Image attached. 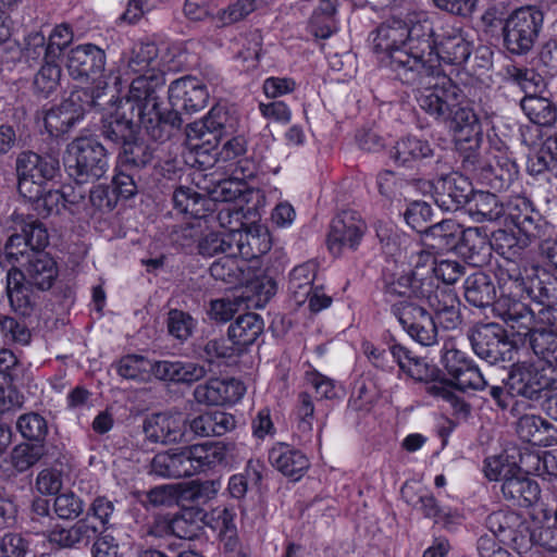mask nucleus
<instances>
[{"instance_id": "3c124183", "label": "nucleus", "mask_w": 557, "mask_h": 557, "mask_svg": "<svg viewBox=\"0 0 557 557\" xmlns=\"http://www.w3.org/2000/svg\"><path fill=\"white\" fill-rule=\"evenodd\" d=\"M181 423L182 420H145L144 432L151 442L176 443L186 437V430L182 429Z\"/></svg>"}, {"instance_id": "c756f323", "label": "nucleus", "mask_w": 557, "mask_h": 557, "mask_svg": "<svg viewBox=\"0 0 557 557\" xmlns=\"http://www.w3.org/2000/svg\"><path fill=\"white\" fill-rule=\"evenodd\" d=\"M137 122L143 125L148 136L158 143H164L170 139L182 126V117L176 111L161 112L158 109L149 110L143 115H138Z\"/></svg>"}, {"instance_id": "9d476101", "label": "nucleus", "mask_w": 557, "mask_h": 557, "mask_svg": "<svg viewBox=\"0 0 557 557\" xmlns=\"http://www.w3.org/2000/svg\"><path fill=\"white\" fill-rule=\"evenodd\" d=\"M238 127L239 116L236 111L218 104L202 120L190 123L186 136L193 148L208 152L215 149L222 138L235 135Z\"/></svg>"}, {"instance_id": "338daca9", "label": "nucleus", "mask_w": 557, "mask_h": 557, "mask_svg": "<svg viewBox=\"0 0 557 557\" xmlns=\"http://www.w3.org/2000/svg\"><path fill=\"white\" fill-rule=\"evenodd\" d=\"M12 218L18 221L21 225L22 236L27 242L28 248L35 251H42L48 244V232L44 225L37 220L30 219L25 221L23 215L13 214Z\"/></svg>"}, {"instance_id": "5701e85b", "label": "nucleus", "mask_w": 557, "mask_h": 557, "mask_svg": "<svg viewBox=\"0 0 557 557\" xmlns=\"http://www.w3.org/2000/svg\"><path fill=\"white\" fill-rule=\"evenodd\" d=\"M106 53L92 44L74 47L67 54L66 67L74 79L88 81L104 72Z\"/></svg>"}, {"instance_id": "6ab92c4d", "label": "nucleus", "mask_w": 557, "mask_h": 557, "mask_svg": "<svg viewBox=\"0 0 557 557\" xmlns=\"http://www.w3.org/2000/svg\"><path fill=\"white\" fill-rule=\"evenodd\" d=\"M164 83V73L135 76L132 78L127 95L119 102L121 109H128L129 113H136V116L158 109L160 103L156 90Z\"/></svg>"}, {"instance_id": "412c9836", "label": "nucleus", "mask_w": 557, "mask_h": 557, "mask_svg": "<svg viewBox=\"0 0 557 557\" xmlns=\"http://www.w3.org/2000/svg\"><path fill=\"white\" fill-rule=\"evenodd\" d=\"M208 99L207 86L193 76L181 77L172 82L169 87L172 111L197 112L206 107Z\"/></svg>"}, {"instance_id": "79ce46f5", "label": "nucleus", "mask_w": 557, "mask_h": 557, "mask_svg": "<svg viewBox=\"0 0 557 557\" xmlns=\"http://www.w3.org/2000/svg\"><path fill=\"white\" fill-rule=\"evenodd\" d=\"M460 300L453 289L445 288L437 298L433 299L430 308L433 310L437 322L445 330H455L462 323Z\"/></svg>"}, {"instance_id": "8fccbe9b", "label": "nucleus", "mask_w": 557, "mask_h": 557, "mask_svg": "<svg viewBox=\"0 0 557 557\" xmlns=\"http://www.w3.org/2000/svg\"><path fill=\"white\" fill-rule=\"evenodd\" d=\"M122 151L119 154V163L125 170L139 172L146 168L153 158V151L144 140L137 136L121 146Z\"/></svg>"}, {"instance_id": "680f3d73", "label": "nucleus", "mask_w": 557, "mask_h": 557, "mask_svg": "<svg viewBox=\"0 0 557 557\" xmlns=\"http://www.w3.org/2000/svg\"><path fill=\"white\" fill-rule=\"evenodd\" d=\"M33 251V249L28 248L27 242H25L22 234L14 233L8 238L3 251L0 252V265L11 264L16 267L18 263L23 267V263L27 262Z\"/></svg>"}, {"instance_id": "e2e57ef3", "label": "nucleus", "mask_w": 557, "mask_h": 557, "mask_svg": "<svg viewBox=\"0 0 557 557\" xmlns=\"http://www.w3.org/2000/svg\"><path fill=\"white\" fill-rule=\"evenodd\" d=\"M508 535V542L504 544L510 545L520 557H534L533 550L536 549L535 531L531 532L525 521L521 519Z\"/></svg>"}, {"instance_id": "f3484780", "label": "nucleus", "mask_w": 557, "mask_h": 557, "mask_svg": "<svg viewBox=\"0 0 557 557\" xmlns=\"http://www.w3.org/2000/svg\"><path fill=\"white\" fill-rule=\"evenodd\" d=\"M392 312L413 341L422 346H432L437 343L436 322L422 306L399 301L392 306Z\"/></svg>"}, {"instance_id": "0e129e2a", "label": "nucleus", "mask_w": 557, "mask_h": 557, "mask_svg": "<svg viewBox=\"0 0 557 557\" xmlns=\"http://www.w3.org/2000/svg\"><path fill=\"white\" fill-rule=\"evenodd\" d=\"M40 188L35 189L27 196L29 200L34 202L35 210L44 216L51 214H59L62 209H65V202L62 201L63 196L60 189L48 190L42 194Z\"/></svg>"}, {"instance_id": "39448f33", "label": "nucleus", "mask_w": 557, "mask_h": 557, "mask_svg": "<svg viewBox=\"0 0 557 557\" xmlns=\"http://www.w3.org/2000/svg\"><path fill=\"white\" fill-rule=\"evenodd\" d=\"M389 354L392 363H397L401 373L413 381L425 383L426 393L442 399L443 409L451 410L453 414L462 418L471 414V406L442 379V372L436 366L430 364L424 358L398 343L389 346Z\"/></svg>"}, {"instance_id": "cd10ccee", "label": "nucleus", "mask_w": 557, "mask_h": 557, "mask_svg": "<svg viewBox=\"0 0 557 557\" xmlns=\"http://www.w3.org/2000/svg\"><path fill=\"white\" fill-rule=\"evenodd\" d=\"M72 40L73 32L71 27L66 24H60L51 32L47 45L46 38L41 33L29 34L27 37L26 52L30 58H37L44 53L47 59H57Z\"/></svg>"}, {"instance_id": "20e7f679", "label": "nucleus", "mask_w": 557, "mask_h": 557, "mask_svg": "<svg viewBox=\"0 0 557 557\" xmlns=\"http://www.w3.org/2000/svg\"><path fill=\"white\" fill-rule=\"evenodd\" d=\"M425 41L429 47L419 53L416 66L417 84H421L424 77L440 73L443 65L461 66L470 58L473 44L463 28L446 24L437 33L429 22V33Z\"/></svg>"}, {"instance_id": "7ed1b4c3", "label": "nucleus", "mask_w": 557, "mask_h": 557, "mask_svg": "<svg viewBox=\"0 0 557 557\" xmlns=\"http://www.w3.org/2000/svg\"><path fill=\"white\" fill-rule=\"evenodd\" d=\"M59 276L57 261L44 251H33L23 268L11 267L5 276V292L12 310L30 317L37 306V292L52 288Z\"/></svg>"}, {"instance_id": "13d9d810", "label": "nucleus", "mask_w": 557, "mask_h": 557, "mask_svg": "<svg viewBox=\"0 0 557 557\" xmlns=\"http://www.w3.org/2000/svg\"><path fill=\"white\" fill-rule=\"evenodd\" d=\"M443 363L450 377L456 382L468 371L474 362L468 358L467 354L458 349L453 341H447L443 347Z\"/></svg>"}, {"instance_id": "774afa93", "label": "nucleus", "mask_w": 557, "mask_h": 557, "mask_svg": "<svg viewBox=\"0 0 557 557\" xmlns=\"http://www.w3.org/2000/svg\"><path fill=\"white\" fill-rule=\"evenodd\" d=\"M25 376L24 364L8 348L0 349V383L22 384Z\"/></svg>"}, {"instance_id": "f03ea898", "label": "nucleus", "mask_w": 557, "mask_h": 557, "mask_svg": "<svg viewBox=\"0 0 557 557\" xmlns=\"http://www.w3.org/2000/svg\"><path fill=\"white\" fill-rule=\"evenodd\" d=\"M414 92L418 107L438 124L446 125L459 139L471 140L482 133L473 108L465 100L462 90L448 76H433Z\"/></svg>"}, {"instance_id": "7c9ffc66", "label": "nucleus", "mask_w": 557, "mask_h": 557, "mask_svg": "<svg viewBox=\"0 0 557 557\" xmlns=\"http://www.w3.org/2000/svg\"><path fill=\"white\" fill-rule=\"evenodd\" d=\"M138 123L136 113H129L128 109H121L117 104L113 113L102 119V135L121 147L137 136Z\"/></svg>"}, {"instance_id": "1a4fd4ad", "label": "nucleus", "mask_w": 557, "mask_h": 557, "mask_svg": "<svg viewBox=\"0 0 557 557\" xmlns=\"http://www.w3.org/2000/svg\"><path fill=\"white\" fill-rule=\"evenodd\" d=\"M63 161L76 185L94 184L109 169L104 147L92 137H78L70 143Z\"/></svg>"}, {"instance_id": "a19ab883", "label": "nucleus", "mask_w": 557, "mask_h": 557, "mask_svg": "<svg viewBox=\"0 0 557 557\" xmlns=\"http://www.w3.org/2000/svg\"><path fill=\"white\" fill-rule=\"evenodd\" d=\"M174 208L194 219H203L208 212L214 210L215 203L211 199L197 193L194 188L180 186L173 193Z\"/></svg>"}, {"instance_id": "0eeeda50", "label": "nucleus", "mask_w": 557, "mask_h": 557, "mask_svg": "<svg viewBox=\"0 0 557 557\" xmlns=\"http://www.w3.org/2000/svg\"><path fill=\"white\" fill-rule=\"evenodd\" d=\"M525 270L516 259H500L494 275L500 296L495 302L494 312L508 327L525 330L532 321V307L524 302Z\"/></svg>"}, {"instance_id": "bf43d9fd", "label": "nucleus", "mask_w": 557, "mask_h": 557, "mask_svg": "<svg viewBox=\"0 0 557 557\" xmlns=\"http://www.w3.org/2000/svg\"><path fill=\"white\" fill-rule=\"evenodd\" d=\"M520 467L513 456L502 454L488 457L484 461L485 476L491 481H503L519 472Z\"/></svg>"}, {"instance_id": "423d86ee", "label": "nucleus", "mask_w": 557, "mask_h": 557, "mask_svg": "<svg viewBox=\"0 0 557 557\" xmlns=\"http://www.w3.org/2000/svg\"><path fill=\"white\" fill-rule=\"evenodd\" d=\"M389 354L392 363H397L401 373L413 381L425 383L426 393L442 399L443 409L451 410L453 414L462 418L471 414V406L442 379V372L436 366L430 364L424 358L398 343L389 346Z\"/></svg>"}, {"instance_id": "a18cd8bd", "label": "nucleus", "mask_w": 557, "mask_h": 557, "mask_svg": "<svg viewBox=\"0 0 557 557\" xmlns=\"http://www.w3.org/2000/svg\"><path fill=\"white\" fill-rule=\"evenodd\" d=\"M318 271V263L310 260L296 265L289 273L288 290L296 302L305 304L312 292V284Z\"/></svg>"}, {"instance_id": "4d7b16f0", "label": "nucleus", "mask_w": 557, "mask_h": 557, "mask_svg": "<svg viewBox=\"0 0 557 557\" xmlns=\"http://www.w3.org/2000/svg\"><path fill=\"white\" fill-rule=\"evenodd\" d=\"M443 363L450 377L456 382L468 371L474 362L468 358L467 354L458 349L453 341H447L443 347Z\"/></svg>"}, {"instance_id": "ddd939ff", "label": "nucleus", "mask_w": 557, "mask_h": 557, "mask_svg": "<svg viewBox=\"0 0 557 557\" xmlns=\"http://www.w3.org/2000/svg\"><path fill=\"white\" fill-rule=\"evenodd\" d=\"M543 13L535 7H524L513 11L503 27L504 45L515 54L529 52L542 29Z\"/></svg>"}, {"instance_id": "37998d69", "label": "nucleus", "mask_w": 557, "mask_h": 557, "mask_svg": "<svg viewBox=\"0 0 557 557\" xmlns=\"http://www.w3.org/2000/svg\"><path fill=\"white\" fill-rule=\"evenodd\" d=\"M460 300L453 289L445 288L437 298L433 299L430 308L433 310L437 322L445 330H455L462 323Z\"/></svg>"}, {"instance_id": "bb28decb", "label": "nucleus", "mask_w": 557, "mask_h": 557, "mask_svg": "<svg viewBox=\"0 0 557 557\" xmlns=\"http://www.w3.org/2000/svg\"><path fill=\"white\" fill-rule=\"evenodd\" d=\"M79 95L81 94H71L59 107L47 111L44 122L47 132L51 136L59 137L63 135L83 117L85 107L78 103Z\"/></svg>"}, {"instance_id": "2eb2a0df", "label": "nucleus", "mask_w": 557, "mask_h": 557, "mask_svg": "<svg viewBox=\"0 0 557 557\" xmlns=\"http://www.w3.org/2000/svg\"><path fill=\"white\" fill-rule=\"evenodd\" d=\"M512 335L530 338V346L539 359L548 360L557 351V309L550 306L532 309V321L525 330L509 327Z\"/></svg>"}, {"instance_id": "c9c22d12", "label": "nucleus", "mask_w": 557, "mask_h": 557, "mask_svg": "<svg viewBox=\"0 0 557 557\" xmlns=\"http://www.w3.org/2000/svg\"><path fill=\"white\" fill-rule=\"evenodd\" d=\"M456 250L473 265H481L491 255L487 235L479 227L462 228Z\"/></svg>"}, {"instance_id": "393cba45", "label": "nucleus", "mask_w": 557, "mask_h": 557, "mask_svg": "<svg viewBox=\"0 0 557 557\" xmlns=\"http://www.w3.org/2000/svg\"><path fill=\"white\" fill-rule=\"evenodd\" d=\"M190 463V474L212 470L230 462L233 446L223 442H206L185 448Z\"/></svg>"}, {"instance_id": "5fc2aeb1", "label": "nucleus", "mask_w": 557, "mask_h": 557, "mask_svg": "<svg viewBox=\"0 0 557 557\" xmlns=\"http://www.w3.org/2000/svg\"><path fill=\"white\" fill-rule=\"evenodd\" d=\"M18 319L11 315H0V332L7 343L27 346L32 342V331L26 317Z\"/></svg>"}, {"instance_id": "4c0bfd02", "label": "nucleus", "mask_w": 557, "mask_h": 557, "mask_svg": "<svg viewBox=\"0 0 557 557\" xmlns=\"http://www.w3.org/2000/svg\"><path fill=\"white\" fill-rule=\"evenodd\" d=\"M460 234L462 226L454 219H445L426 227L422 238L425 245L437 251H449L458 246Z\"/></svg>"}, {"instance_id": "aec40b11", "label": "nucleus", "mask_w": 557, "mask_h": 557, "mask_svg": "<svg viewBox=\"0 0 557 557\" xmlns=\"http://www.w3.org/2000/svg\"><path fill=\"white\" fill-rule=\"evenodd\" d=\"M366 232V223L354 211H343L331 222L327 246L333 255L344 248L356 249Z\"/></svg>"}, {"instance_id": "052dcab7", "label": "nucleus", "mask_w": 557, "mask_h": 557, "mask_svg": "<svg viewBox=\"0 0 557 557\" xmlns=\"http://www.w3.org/2000/svg\"><path fill=\"white\" fill-rule=\"evenodd\" d=\"M61 69L55 59L45 58V64L40 67L34 78V89L37 94L49 97L59 86Z\"/></svg>"}, {"instance_id": "58836bf2", "label": "nucleus", "mask_w": 557, "mask_h": 557, "mask_svg": "<svg viewBox=\"0 0 557 557\" xmlns=\"http://www.w3.org/2000/svg\"><path fill=\"white\" fill-rule=\"evenodd\" d=\"M231 240L234 250L246 263H248V260L261 257L271 249L268 232L232 230Z\"/></svg>"}, {"instance_id": "49530a36", "label": "nucleus", "mask_w": 557, "mask_h": 557, "mask_svg": "<svg viewBox=\"0 0 557 557\" xmlns=\"http://www.w3.org/2000/svg\"><path fill=\"white\" fill-rule=\"evenodd\" d=\"M150 472L162 478L180 479L191 476L186 450L183 449L176 454H157L151 460Z\"/></svg>"}, {"instance_id": "a878e982", "label": "nucleus", "mask_w": 557, "mask_h": 557, "mask_svg": "<svg viewBox=\"0 0 557 557\" xmlns=\"http://www.w3.org/2000/svg\"><path fill=\"white\" fill-rule=\"evenodd\" d=\"M435 157L429 140L409 135L398 139L389 150V158L399 166L412 169Z\"/></svg>"}, {"instance_id": "09e8293b", "label": "nucleus", "mask_w": 557, "mask_h": 557, "mask_svg": "<svg viewBox=\"0 0 557 557\" xmlns=\"http://www.w3.org/2000/svg\"><path fill=\"white\" fill-rule=\"evenodd\" d=\"M494 160V163L488 164L484 177L495 190L508 189L518 176V165L506 153L495 156Z\"/></svg>"}, {"instance_id": "f257e3e1", "label": "nucleus", "mask_w": 557, "mask_h": 557, "mask_svg": "<svg viewBox=\"0 0 557 557\" xmlns=\"http://www.w3.org/2000/svg\"><path fill=\"white\" fill-rule=\"evenodd\" d=\"M426 33L429 21L418 18L416 13L405 18L391 16L372 33L374 51L386 55L391 70L404 84H417L414 71L419 64V53L429 47Z\"/></svg>"}, {"instance_id": "e433bc0d", "label": "nucleus", "mask_w": 557, "mask_h": 557, "mask_svg": "<svg viewBox=\"0 0 557 557\" xmlns=\"http://www.w3.org/2000/svg\"><path fill=\"white\" fill-rule=\"evenodd\" d=\"M504 497L520 507H529L540 498L539 484L524 475L521 468L502 484Z\"/></svg>"}, {"instance_id": "473e14b6", "label": "nucleus", "mask_w": 557, "mask_h": 557, "mask_svg": "<svg viewBox=\"0 0 557 557\" xmlns=\"http://www.w3.org/2000/svg\"><path fill=\"white\" fill-rule=\"evenodd\" d=\"M269 461L285 476L299 480L308 470L309 459L300 450L278 443L269 451Z\"/></svg>"}, {"instance_id": "9b49d317", "label": "nucleus", "mask_w": 557, "mask_h": 557, "mask_svg": "<svg viewBox=\"0 0 557 557\" xmlns=\"http://www.w3.org/2000/svg\"><path fill=\"white\" fill-rule=\"evenodd\" d=\"M224 256L215 260L210 267L211 276L216 281L237 285L247 283L245 298L252 301L249 293L252 292L257 300L252 304L256 307H262L275 294V284L269 278L249 280L246 274L248 263L234 250V247L223 253Z\"/></svg>"}, {"instance_id": "6e6552de", "label": "nucleus", "mask_w": 557, "mask_h": 557, "mask_svg": "<svg viewBox=\"0 0 557 557\" xmlns=\"http://www.w3.org/2000/svg\"><path fill=\"white\" fill-rule=\"evenodd\" d=\"M117 373L127 380L148 382L153 376L160 381L191 384L206 376L205 366L191 361H152L140 355H126L120 359Z\"/></svg>"}, {"instance_id": "603ef678", "label": "nucleus", "mask_w": 557, "mask_h": 557, "mask_svg": "<svg viewBox=\"0 0 557 557\" xmlns=\"http://www.w3.org/2000/svg\"><path fill=\"white\" fill-rule=\"evenodd\" d=\"M520 106L529 120L534 124L549 126L557 119V108L547 98L525 95Z\"/></svg>"}, {"instance_id": "f8f14e48", "label": "nucleus", "mask_w": 557, "mask_h": 557, "mask_svg": "<svg viewBox=\"0 0 557 557\" xmlns=\"http://www.w3.org/2000/svg\"><path fill=\"white\" fill-rule=\"evenodd\" d=\"M507 387L513 396L537 398L544 391L557 389V366L543 359L518 362L509 372Z\"/></svg>"}, {"instance_id": "ea45409f", "label": "nucleus", "mask_w": 557, "mask_h": 557, "mask_svg": "<svg viewBox=\"0 0 557 557\" xmlns=\"http://www.w3.org/2000/svg\"><path fill=\"white\" fill-rule=\"evenodd\" d=\"M466 300L478 308H485L496 302V288L488 274L476 271L467 276L463 283Z\"/></svg>"}, {"instance_id": "864d4df0", "label": "nucleus", "mask_w": 557, "mask_h": 557, "mask_svg": "<svg viewBox=\"0 0 557 557\" xmlns=\"http://www.w3.org/2000/svg\"><path fill=\"white\" fill-rule=\"evenodd\" d=\"M446 287H441L440 283L431 271H423V269L413 270V282L411 285V298L424 301L429 306L437 298L441 292Z\"/></svg>"}, {"instance_id": "72a5a7b5", "label": "nucleus", "mask_w": 557, "mask_h": 557, "mask_svg": "<svg viewBox=\"0 0 557 557\" xmlns=\"http://www.w3.org/2000/svg\"><path fill=\"white\" fill-rule=\"evenodd\" d=\"M98 530L86 519H81L70 528L51 527L46 532L48 541L60 548H72L77 545H88L96 537Z\"/></svg>"}, {"instance_id": "b1692460", "label": "nucleus", "mask_w": 557, "mask_h": 557, "mask_svg": "<svg viewBox=\"0 0 557 557\" xmlns=\"http://www.w3.org/2000/svg\"><path fill=\"white\" fill-rule=\"evenodd\" d=\"M473 191L467 177L459 173H451L437 182L434 200L441 209L456 211L468 206Z\"/></svg>"}, {"instance_id": "2f4dec72", "label": "nucleus", "mask_w": 557, "mask_h": 557, "mask_svg": "<svg viewBox=\"0 0 557 557\" xmlns=\"http://www.w3.org/2000/svg\"><path fill=\"white\" fill-rule=\"evenodd\" d=\"M122 69L124 76H149L163 73L158 61V47L152 42H137L125 59Z\"/></svg>"}, {"instance_id": "c85d7f7f", "label": "nucleus", "mask_w": 557, "mask_h": 557, "mask_svg": "<svg viewBox=\"0 0 557 557\" xmlns=\"http://www.w3.org/2000/svg\"><path fill=\"white\" fill-rule=\"evenodd\" d=\"M243 389L240 383L233 379H210L195 388L194 396L199 404L223 406L238 400Z\"/></svg>"}, {"instance_id": "4be33fe9", "label": "nucleus", "mask_w": 557, "mask_h": 557, "mask_svg": "<svg viewBox=\"0 0 557 557\" xmlns=\"http://www.w3.org/2000/svg\"><path fill=\"white\" fill-rule=\"evenodd\" d=\"M469 338L474 352L488 363L494 364L504 359L508 343L505 330L499 324H481L472 331Z\"/></svg>"}, {"instance_id": "a211bd4d", "label": "nucleus", "mask_w": 557, "mask_h": 557, "mask_svg": "<svg viewBox=\"0 0 557 557\" xmlns=\"http://www.w3.org/2000/svg\"><path fill=\"white\" fill-rule=\"evenodd\" d=\"M504 207L503 216H506V220H509L527 237V240L533 242L534 237H543L552 231V224L532 207L528 198L516 196Z\"/></svg>"}, {"instance_id": "69168bd1", "label": "nucleus", "mask_w": 557, "mask_h": 557, "mask_svg": "<svg viewBox=\"0 0 557 557\" xmlns=\"http://www.w3.org/2000/svg\"><path fill=\"white\" fill-rule=\"evenodd\" d=\"M505 78L519 86L527 95L535 92L542 81L541 76L533 69L518 64H508L505 67Z\"/></svg>"}, {"instance_id": "dca6fc26", "label": "nucleus", "mask_w": 557, "mask_h": 557, "mask_svg": "<svg viewBox=\"0 0 557 557\" xmlns=\"http://www.w3.org/2000/svg\"><path fill=\"white\" fill-rule=\"evenodd\" d=\"M60 169L59 160L53 156H39L32 151L22 152L16 160L18 191L27 196L40 188L46 181L52 180Z\"/></svg>"}, {"instance_id": "4468645a", "label": "nucleus", "mask_w": 557, "mask_h": 557, "mask_svg": "<svg viewBox=\"0 0 557 557\" xmlns=\"http://www.w3.org/2000/svg\"><path fill=\"white\" fill-rule=\"evenodd\" d=\"M271 1L237 0L225 9L216 10L218 7L212 0H185L183 11L190 21L199 22L211 18L216 27H223L245 18Z\"/></svg>"}, {"instance_id": "f704fd0d", "label": "nucleus", "mask_w": 557, "mask_h": 557, "mask_svg": "<svg viewBox=\"0 0 557 557\" xmlns=\"http://www.w3.org/2000/svg\"><path fill=\"white\" fill-rule=\"evenodd\" d=\"M525 295L536 302L537 310L545 307L544 304L553 302L557 299V278L552 276L545 270L530 268L525 270Z\"/></svg>"}, {"instance_id": "c03bdc74", "label": "nucleus", "mask_w": 557, "mask_h": 557, "mask_svg": "<svg viewBox=\"0 0 557 557\" xmlns=\"http://www.w3.org/2000/svg\"><path fill=\"white\" fill-rule=\"evenodd\" d=\"M264 323L262 318L253 312L239 315L234 323L228 326V337L234 345L247 347L252 345L262 334Z\"/></svg>"}, {"instance_id": "de8ad7c7", "label": "nucleus", "mask_w": 557, "mask_h": 557, "mask_svg": "<svg viewBox=\"0 0 557 557\" xmlns=\"http://www.w3.org/2000/svg\"><path fill=\"white\" fill-rule=\"evenodd\" d=\"M467 211L478 222L496 221L503 216L505 207L492 193L473 191Z\"/></svg>"}, {"instance_id": "6e6d98bb", "label": "nucleus", "mask_w": 557, "mask_h": 557, "mask_svg": "<svg viewBox=\"0 0 557 557\" xmlns=\"http://www.w3.org/2000/svg\"><path fill=\"white\" fill-rule=\"evenodd\" d=\"M182 429L196 436H222L235 428V420H182Z\"/></svg>"}]
</instances>
